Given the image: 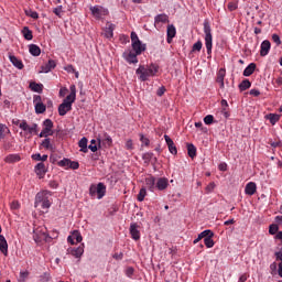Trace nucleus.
<instances>
[{
    "mask_svg": "<svg viewBox=\"0 0 282 282\" xmlns=\"http://www.w3.org/2000/svg\"><path fill=\"white\" fill-rule=\"evenodd\" d=\"M53 13L58 17V19L63 18V6H57L53 9Z\"/></svg>",
    "mask_w": 282,
    "mask_h": 282,
    "instance_id": "nucleus-47",
    "label": "nucleus"
},
{
    "mask_svg": "<svg viewBox=\"0 0 282 282\" xmlns=\"http://www.w3.org/2000/svg\"><path fill=\"white\" fill-rule=\"evenodd\" d=\"M204 34L207 54L210 56V54H213V29H210V23L208 21L204 22Z\"/></svg>",
    "mask_w": 282,
    "mask_h": 282,
    "instance_id": "nucleus-3",
    "label": "nucleus"
},
{
    "mask_svg": "<svg viewBox=\"0 0 282 282\" xmlns=\"http://www.w3.org/2000/svg\"><path fill=\"white\" fill-rule=\"evenodd\" d=\"M31 91H35L36 94H43V84H37L35 82L30 83Z\"/></svg>",
    "mask_w": 282,
    "mask_h": 282,
    "instance_id": "nucleus-28",
    "label": "nucleus"
},
{
    "mask_svg": "<svg viewBox=\"0 0 282 282\" xmlns=\"http://www.w3.org/2000/svg\"><path fill=\"white\" fill-rule=\"evenodd\" d=\"M47 237V234H45V230L43 228H37L34 230L33 239L35 243H40V241H43Z\"/></svg>",
    "mask_w": 282,
    "mask_h": 282,
    "instance_id": "nucleus-10",
    "label": "nucleus"
},
{
    "mask_svg": "<svg viewBox=\"0 0 282 282\" xmlns=\"http://www.w3.org/2000/svg\"><path fill=\"white\" fill-rule=\"evenodd\" d=\"M224 78H226V69L220 68L217 73L216 83H218L220 89H224Z\"/></svg>",
    "mask_w": 282,
    "mask_h": 282,
    "instance_id": "nucleus-15",
    "label": "nucleus"
},
{
    "mask_svg": "<svg viewBox=\"0 0 282 282\" xmlns=\"http://www.w3.org/2000/svg\"><path fill=\"white\" fill-rule=\"evenodd\" d=\"M28 276H30V272L29 271H21L20 272L21 281H25V279H28Z\"/></svg>",
    "mask_w": 282,
    "mask_h": 282,
    "instance_id": "nucleus-61",
    "label": "nucleus"
},
{
    "mask_svg": "<svg viewBox=\"0 0 282 282\" xmlns=\"http://www.w3.org/2000/svg\"><path fill=\"white\" fill-rule=\"evenodd\" d=\"M52 280V276L50 275V273L44 272L41 276H40V281L41 282H50Z\"/></svg>",
    "mask_w": 282,
    "mask_h": 282,
    "instance_id": "nucleus-51",
    "label": "nucleus"
},
{
    "mask_svg": "<svg viewBox=\"0 0 282 282\" xmlns=\"http://www.w3.org/2000/svg\"><path fill=\"white\" fill-rule=\"evenodd\" d=\"M144 197H147V187H142L137 196L138 202H144Z\"/></svg>",
    "mask_w": 282,
    "mask_h": 282,
    "instance_id": "nucleus-42",
    "label": "nucleus"
},
{
    "mask_svg": "<svg viewBox=\"0 0 282 282\" xmlns=\"http://www.w3.org/2000/svg\"><path fill=\"white\" fill-rule=\"evenodd\" d=\"M9 59H10V63H12V65L17 67V69H23L24 67L23 62L19 59L17 56L9 55Z\"/></svg>",
    "mask_w": 282,
    "mask_h": 282,
    "instance_id": "nucleus-21",
    "label": "nucleus"
},
{
    "mask_svg": "<svg viewBox=\"0 0 282 282\" xmlns=\"http://www.w3.org/2000/svg\"><path fill=\"white\" fill-rule=\"evenodd\" d=\"M0 252L8 257V240H6L4 236H0Z\"/></svg>",
    "mask_w": 282,
    "mask_h": 282,
    "instance_id": "nucleus-23",
    "label": "nucleus"
},
{
    "mask_svg": "<svg viewBox=\"0 0 282 282\" xmlns=\"http://www.w3.org/2000/svg\"><path fill=\"white\" fill-rule=\"evenodd\" d=\"M126 149L128 151H132L133 149V140L129 139L127 142H126Z\"/></svg>",
    "mask_w": 282,
    "mask_h": 282,
    "instance_id": "nucleus-63",
    "label": "nucleus"
},
{
    "mask_svg": "<svg viewBox=\"0 0 282 282\" xmlns=\"http://www.w3.org/2000/svg\"><path fill=\"white\" fill-rule=\"evenodd\" d=\"M210 235V237H215V232H213V230L210 229H206L203 232H200L198 235V237L194 240V243H199V241H202V239H206L208 236Z\"/></svg>",
    "mask_w": 282,
    "mask_h": 282,
    "instance_id": "nucleus-17",
    "label": "nucleus"
},
{
    "mask_svg": "<svg viewBox=\"0 0 282 282\" xmlns=\"http://www.w3.org/2000/svg\"><path fill=\"white\" fill-rule=\"evenodd\" d=\"M269 232L270 235H276L279 232V225H270Z\"/></svg>",
    "mask_w": 282,
    "mask_h": 282,
    "instance_id": "nucleus-53",
    "label": "nucleus"
},
{
    "mask_svg": "<svg viewBox=\"0 0 282 282\" xmlns=\"http://www.w3.org/2000/svg\"><path fill=\"white\" fill-rule=\"evenodd\" d=\"M70 236L76 240L77 243H80L83 241V236L78 230H74Z\"/></svg>",
    "mask_w": 282,
    "mask_h": 282,
    "instance_id": "nucleus-43",
    "label": "nucleus"
},
{
    "mask_svg": "<svg viewBox=\"0 0 282 282\" xmlns=\"http://www.w3.org/2000/svg\"><path fill=\"white\" fill-rule=\"evenodd\" d=\"M74 102H76V85L70 86V94L58 106L59 116H67L68 111H72Z\"/></svg>",
    "mask_w": 282,
    "mask_h": 282,
    "instance_id": "nucleus-1",
    "label": "nucleus"
},
{
    "mask_svg": "<svg viewBox=\"0 0 282 282\" xmlns=\"http://www.w3.org/2000/svg\"><path fill=\"white\" fill-rule=\"evenodd\" d=\"M169 188V180L164 177H160L156 181V189L158 191H166Z\"/></svg>",
    "mask_w": 282,
    "mask_h": 282,
    "instance_id": "nucleus-16",
    "label": "nucleus"
},
{
    "mask_svg": "<svg viewBox=\"0 0 282 282\" xmlns=\"http://www.w3.org/2000/svg\"><path fill=\"white\" fill-rule=\"evenodd\" d=\"M90 12L93 14V17H96V19H100V17H102V11L100 10L99 7H90Z\"/></svg>",
    "mask_w": 282,
    "mask_h": 282,
    "instance_id": "nucleus-38",
    "label": "nucleus"
},
{
    "mask_svg": "<svg viewBox=\"0 0 282 282\" xmlns=\"http://www.w3.org/2000/svg\"><path fill=\"white\" fill-rule=\"evenodd\" d=\"M176 34H177V31L175 30V25L173 24L167 25V43H171V41L175 39Z\"/></svg>",
    "mask_w": 282,
    "mask_h": 282,
    "instance_id": "nucleus-25",
    "label": "nucleus"
},
{
    "mask_svg": "<svg viewBox=\"0 0 282 282\" xmlns=\"http://www.w3.org/2000/svg\"><path fill=\"white\" fill-rule=\"evenodd\" d=\"M55 68L56 62L54 59H50L45 65L41 66L40 74H50V70Z\"/></svg>",
    "mask_w": 282,
    "mask_h": 282,
    "instance_id": "nucleus-11",
    "label": "nucleus"
},
{
    "mask_svg": "<svg viewBox=\"0 0 282 282\" xmlns=\"http://www.w3.org/2000/svg\"><path fill=\"white\" fill-rule=\"evenodd\" d=\"M35 113H43L44 111L47 110V106L45 104H35Z\"/></svg>",
    "mask_w": 282,
    "mask_h": 282,
    "instance_id": "nucleus-40",
    "label": "nucleus"
},
{
    "mask_svg": "<svg viewBox=\"0 0 282 282\" xmlns=\"http://www.w3.org/2000/svg\"><path fill=\"white\" fill-rule=\"evenodd\" d=\"M158 70H159V67L155 64H151L148 67H145L144 65H140L137 68L135 74L137 76H139V80H141V83H147L149 78L158 74Z\"/></svg>",
    "mask_w": 282,
    "mask_h": 282,
    "instance_id": "nucleus-2",
    "label": "nucleus"
},
{
    "mask_svg": "<svg viewBox=\"0 0 282 282\" xmlns=\"http://www.w3.org/2000/svg\"><path fill=\"white\" fill-rule=\"evenodd\" d=\"M164 140L167 144V149L172 155H177V147H175V142H173V139L169 137V134H164Z\"/></svg>",
    "mask_w": 282,
    "mask_h": 282,
    "instance_id": "nucleus-9",
    "label": "nucleus"
},
{
    "mask_svg": "<svg viewBox=\"0 0 282 282\" xmlns=\"http://www.w3.org/2000/svg\"><path fill=\"white\" fill-rule=\"evenodd\" d=\"M130 235L134 241H138L140 239V230H138V224H131L130 225Z\"/></svg>",
    "mask_w": 282,
    "mask_h": 282,
    "instance_id": "nucleus-18",
    "label": "nucleus"
},
{
    "mask_svg": "<svg viewBox=\"0 0 282 282\" xmlns=\"http://www.w3.org/2000/svg\"><path fill=\"white\" fill-rule=\"evenodd\" d=\"M41 147H43V149H46L48 151H54V145L52 144V141L50 140V138H46L42 141Z\"/></svg>",
    "mask_w": 282,
    "mask_h": 282,
    "instance_id": "nucleus-34",
    "label": "nucleus"
},
{
    "mask_svg": "<svg viewBox=\"0 0 282 282\" xmlns=\"http://www.w3.org/2000/svg\"><path fill=\"white\" fill-rule=\"evenodd\" d=\"M187 155L194 160L197 156V148L193 143H187Z\"/></svg>",
    "mask_w": 282,
    "mask_h": 282,
    "instance_id": "nucleus-27",
    "label": "nucleus"
},
{
    "mask_svg": "<svg viewBox=\"0 0 282 282\" xmlns=\"http://www.w3.org/2000/svg\"><path fill=\"white\" fill-rule=\"evenodd\" d=\"M138 56H140V54H137L135 51H131V50H128L122 54V57L124 58L126 62L129 63V65H137Z\"/></svg>",
    "mask_w": 282,
    "mask_h": 282,
    "instance_id": "nucleus-6",
    "label": "nucleus"
},
{
    "mask_svg": "<svg viewBox=\"0 0 282 282\" xmlns=\"http://www.w3.org/2000/svg\"><path fill=\"white\" fill-rule=\"evenodd\" d=\"M19 127L22 129V131H28L30 129V126L28 124V121L22 120L19 124Z\"/></svg>",
    "mask_w": 282,
    "mask_h": 282,
    "instance_id": "nucleus-56",
    "label": "nucleus"
},
{
    "mask_svg": "<svg viewBox=\"0 0 282 282\" xmlns=\"http://www.w3.org/2000/svg\"><path fill=\"white\" fill-rule=\"evenodd\" d=\"M35 173L40 177H43L45 175V173H47V170L45 169V163H43V162L37 163L35 165Z\"/></svg>",
    "mask_w": 282,
    "mask_h": 282,
    "instance_id": "nucleus-20",
    "label": "nucleus"
},
{
    "mask_svg": "<svg viewBox=\"0 0 282 282\" xmlns=\"http://www.w3.org/2000/svg\"><path fill=\"white\" fill-rule=\"evenodd\" d=\"M214 120H215V117H213V115H207V116L204 118L205 124H213Z\"/></svg>",
    "mask_w": 282,
    "mask_h": 282,
    "instance_id": "nucleus-55",
    "label": "nucleus"
},
{
    "mask_svg": "<svg viewBox=\"0 0 282 282\" xmlns=\"http://www.w3.org/2000/svg\"><path fill=\"white\" fill-rule=\"evenodd\" d=\"M68 254H72L76 259H80L83 254L85 253V243H82L77 248H69L67 249Z\"/></svg>",
    "mask_w": 282,
    "mask_h": 282,
    "instance_id": "nucleus-7",
    "label": "nucleus"
},
{
    "mask_svg": "<svg viewBox=\"0 0 282 282\" xmlns=\"http://www.w3.org/2000/svg\"><path fill=\"white\" fill-rule=\"evenodd\" d=\"M78 147L82 151V153H87L88 149H87V138H82L78 142Z\"/></svg>",
    "mask_w": 282,
    "mask_h": 282,
    "instance_id": "nucleus-36",
    "label": "nucleus"
},
{
    "mask_svg": "<svg viewBox=\"0 0 282 282\" xmlns=\"http://www.w3.org/2000/svg\"><path fill=\"white\" fill-rule=\"evenodd\" d=\"M265 120H269V122L274 126L279 122V120H281V115H278V113H269V115H265Z\"/></svg>",
    "mask_w": 282,
    "mask_h": 282,
    "instance_id": "nucleus-26",
    "label": "nucleus"
},
{
    "mask_svg": "<svg viewBox=\"0 0 282 282\" xmlns=\"http://www.w3.org/2000/svg\"><path fill=\"white\" fill-rule=\"evenodd\" d=\"M145 188H148V191H151V193L155 192L156 181L154 176H149L145 178Z\"/></svg>",
    "mask_w": 282,
    "mask_h": 282,
    "instance_id": "nucleus-13",
    "label": "nucleus"
},
{
    "mask_svg": "<svg viewBox=\"0 0 282 282\" xmlns=\"http://www.w3.org/2000/svg\"><path fill=\"white\" fill-rule=\"evenodd\" d=\"M33 104H34V105H41V104H43V99L41 98V95H35V96L33 97Z\"/></svg>",
    "mask_w": 282,
    "mask_h": 282,
    "instance_id": "nucleus-59",
    "label": "nucleus"
},
{
    "mask_svg": "<svg viewBox=\"0 0 282 282\" xmlns=\"http://www.w3.org/2000/svg\"><path fill=\"white\" fill-rule=\"evenodd\" d=\"M237 8H238L237 2H229V3H228V10H229L230 12H235V10H237Z\"/></svg>",
    "mask_w": 282,
    "mask_h": 282,
    "instance_id": "nucleus-60",
    "label": "nucleus"
},
{
    "mask_svg": "<svg viewBox=\"0 0 282 282\" xmlns=\"http://www.w3.org/2000/svg\"><path fill=\"white\" fill-rule=\"evenodd\" d=\"M97 140L98 147H100L101 144H105V147H111V144H113V139H111V135H109L108 133H104V138H98Z\"/></svg>",
    "mask_w": 282,
    "mask_h": 282,
    "instance_id": "nucleus-14",
    "label": "nucleus"
},
{
    "mask_svg": "<svg viewBox=\"0 0 282 282\" xmlns=\"http://www.w3.org/2000/svg\"><path fill=\"white\" fill-rule=\"evenodd\" d=\"M246 195H254L257 193V183L250 182L245 187Z\"/></svg>",
    "mask_w": 282,
    "mask_h": 282,
    "instance_id": "nucleus-22",
    "label": "nucleus"
},
{
    "mask_svg": "<svg viewBox=\"0 0 282 282\" xmlns=\"http://www.w3.org/2000/svg\"><path fill=\"white\" fill-rule=\"evenodd\" d=\"M213 237L214 236H210V234H209V235H207L206 238H204V243H205L206 248H213V246H215V240H213Z\"/></svg>",
    "mask_w": 282,
    "mask_h": 282,
    "instance_id": "nucleus-39",
    "label": "nucleus"
},
{
    "mask_svg": "<svg viewBox=\"0 0 282 282\" xmlns=\"http://www.w3.org/2000/svg\"><path fill=\"white\" fill-rule=\"evenodd\" d=\"M140 142H142V147H149L151 144V140L147 138L144 134L140 133Z\"/></svg>",
    "mask_w": 282,
    "mask_h": 282,
    "instance_id": "nucleus-44",
    "label": "nucleus"
},
{
    "mask_svg": "<svg viewBox=\"0 0 282 282\" xmlns=\"http://www.w3.org/2000/svg\"><path fill=\"white\" fill-rule=\"evenodd\" d=\"M131 39V45H132V52L139 54H142V52H147V44H143L142 41H140V37H138V33L131 32L130 35Z\"/></svg>",
    "mask_w": 282,
    "mask_h": 282,
    "instance_id": "nucleus-4",
    "label": "nucleus"
},
{
    "mask_svg": "<svg viewBox=\"0 0 282 282\" xmlns=\"http://www.w3.org/2000/svg\"><path fill=\"white\" fill-rule=\"evenodd\" d=\"M203 43L202 41H197L193 47H192V52H202V47H203Z\"/></svg>",
    "mask_w": 282,
    "mask_h": 282,
    "instance_id": "nucleus-50",
    "label": "nucleus"
},
{
    "mask_svg": "<svg viewBox=\"0 0 282 282\" xmlns=\"http://www.w3.org/2000/svg\"><path fill=\"white\" fill-rule=\"evenodd\" d=\"M22 35L25 39V41H32L34 39V35L32 34V30H30L29 26H24L22 29Z\"/></svg>",
    "mask_w": 282,
    "mask_h": 282,
    "instance_id": "nucleus-30",
    "label": "nucleus"
},
{
    "mask_svg": "<svg viewBox=\"0 0 282 282\" xmlns=\"http://www.w3.org/2000/svg\"><path fill=\"white\" fill-rule=\"evenodd\" d=\"M106 193H107V186L105 185V183H98L97 185L91 184L89 187L90 197H97V199H102Z\"/></svg>",
    "mask_w": 282,
    "mask_h": 282,
    "instance_id": "nucleus-5",
    "label": "nucleus"
},
{
    "mask_svg": "<svg viewBox=\"0 0 282 282\" xmlns=\"http://www.w3.org/2000/svg\"><path fill=\"white\" fill-rule=\"evenodd\" d=\"M43 127L44 129H50L52 131V129H54V121H52L51 119H45L43 121Z\"/></svg>",
    "mask_w": 282,
    "mask_h": 282,
    "instance_id": "nucleus-46",
    "label": "nucleus"
},
{
    "mask_svg": "<svg viewBox=\"0 0 282 282\" xmlns=\"http://www.w3.org/2000/svg\"><path fill=\"white\" fill-rule=\"evenodd\" d=\"M70 160L69 159H63L59 162H57V165L62 166V169H69Z\"/></svg>",
    "mask_w": 282,
    "mask_h": 282,
    "instance_id": "nucleus-45",
    "label": "nucleus"
},
{
    "mask_svg": "<svg viewBox=\"0 0 282 282\" xmlns=\"http://www.w3.org/2000/svg\"><path fill=\"white\" fill-rule=\"evenodd\" d=\"M154 23H169V15L165 13L158 14L154 18Z\"/></svg>",
    "mask_w": 282,
    "mask_h": 282,
    "instance_id": "nucleus-32",
    "label": "nucleus"
},
{
    "mask_svg": "<svg viewBox=\"0 0 282 282\" xmlns=\"http://www.w3.org/2000/svg\"><path fill=\"white\" fill-rule=\"evenodd\" d=\"M50 135H54V130H50L47 128H43V130L40 133V138H47Z\"/></svg>",
    "mask_w": 282,
    "mask_h": 282,
    "instance_id": "nucleus-41",
    "label": "nucleus"
},
{
    "mask_svg": "<svg viewBox=\"0 0 282 282\" xmlns=\"http://www.w3.org/2000/svg\"><path fill=\"white\" fill-rule=\"evenodd\" d=\"M80 167V164L77 161H70L68 169H72L73 171H76Z\"/></svg>",
    "mask_w": 282,
    "mask_h": 282,
    "instance_id": "nucleus-54",
    "label": "nucleus"
},
{
    "mask_svg": "<svg viewBox=\"0 0 282 282\" xmlns=\"http://www.w3.org/2000/svg\"><path fill=\"white\" fill-rule=\"evenodd\" d=\"M113 30H116V25H113L111 23H107L105 32H104V36L106 39H112L113 37Z\"/></svg>",
    "mask_w": 282,
    "mask_h": 282,
    "instance_id": "nucleus-19",
    "label": "nucleus"
},
{
    "mask_svg": "<svg viewBox=\"0 0 282 282\" xmlns=\"http://www.w3.org/2000/svg\"><path fill=\"white\" fill-rule=\"evenodd\" d=\"M40 204H41L42 208H44V209H47V208H50V206H52V203L50 202L48 198H46L45 200H42V203H40Z\"/></svg>",
    "mask_w": 282,
    "mask_h": 282,
    "instance_id": "nucleus-57",
    "label": "nucleus"
},
{
    "mask_svg": "<svg viewBox=\"0 0 282 282\" xmlns=\"http://www.w3.org/2000/svg\"><path fill=\"white\" fill-rule=\"evenodd\" d=\"M6 162L9 164H14V162H21V156L19 154H10L6 158Z\"/></svg>",
    "mask_w": 282,
    "mask_h": 282,
    "instance_id": "nucleus-33",
    "label": "nucleus"
},
{
    "mask_svg": "<svg viewBox=\"0 0 282 282\" xmlns=\"http://www.w3.org/2000/svg\"><path fill=\"white\" fill-rule=\"evenodd\" d=\"M24 12H25V15L30 17L31 19H39V12L36 11L29 9V10H25Z\"/></svg>",
    "mask_w": 282,
    "mask_h": 282,
    "instance_id": "nucleus-48",
    "label": "nucleus"
},
{
    "mask_svg": "<svg viewBox=\"0 0 282 282\" xmlns=\"http://www.w3.org/2000/svg\"><path fill=\"white\" fill-rule=\"evenodd\" d=\"M238 87L240 91H246V89H250V87H252V83H250L248 79H245L239 84Z\"/></svg>",
    "mask_w": 282,
    "mask_h": 282,
    "instance_id": "nucleus-37",
    "label": "nucleus"
},
{
    "mask_svg": "<svg viewBox=\"0 0 282 282\" xmlns=\"http://www.w3.org/2000/svg\"><path fill=\"white\" fill-rule=\"evenodd\" d=\"M270 47H272L270 41L264 40L260 46V56H268L270 54Z\"/></svg>",
    "mask_w": 282,
    "mask_h": 282,
    "instance_id": "nucleus-12",
    "label": "nucleus"
},
{
    "mask_svg": "<svg viewBox=\"0 0 282 282\" xmlns=\"http://www.w3.org/2000/svg\"><path fill=\"white\" fill-rule=\"evenodd\" d=\"M47 199V192H40L35 196V208H39V205L42 202H45Z\"/></svg>",
    "mask_w": 282,
    "mask_h": 282,
    "instance_id": "nucleus-24",
    "label": "nucleus"
},
{
    "mask_svg": "<svg viewBox=\"0 0 282 282\" xmlns=\"http://www.w3.org/2000/svg\"><path fill=\"white\" fill-rule=\"evenodd\" d=\"M6 131H10L6 124L0 123V142L6 138Z\"/></svg>",
    "mask_w": 282,
    "mask_h": 282,
    "instance_id": "nucleus-49",
    "label": "nucleus"
},
{
    "mask_svg": "<svg viewBox=\"0 0 282 282\" xmlns=\"http://www.w3.org/2000/svg\"><path fill=\"white\" fill-rule=\"evenodd\" d=\"M29 52L32 56H41V47L36 44H30Z\"/></svg>",
    "mask_w": 282,
    "mask_h": 282,
    "instance_id": "nucleus-29",
    "label": "nucleus"
},
{
    "mask_svg": "<svg viewBox=\"0 0 282 282\" xmlns=\"http://www.w3.org/2000/svg\"><path fill=\"white\" fill-rule=\"evenodd\" d=\"M272 41L273 43H275V45H281V37L279 36V34L274 33L272 35Z\"/></svg>",
    "mask_w": 282,
    "mask_h": 282,
    "instance_id": "nucleus-58",
    "label": "nucleus"
},
{
    "mask_svg": "<svg viewBox=\"0 0 282 282\" xmlns=\"http://www.w3.org/2000/svg\"><path fill=\"white\" fill-rule=\"evenodd\" d=\"M31 158L35 162H47V154L41 155V153H35V154H32Z\"/></svg>",
    "mask_w": 282,
    "mask_h": 282,
    "instance_id": "nucleus-35",
    "label": "nucleus"
},
{
    "mask_svg": "<svg viewBox=\"0 0 282 282\" xmlns=\"http://www.w3.org/2000/svg\"><path fill=\"white\" fill-rule=\"evenodd\" d=\"M166 93V88L164 86L160 87L158 90H156V95L158 96H164V94Z\"/></svg>",
    "mask_w": 282,
    "mask_h": 282,
    "instance_id": "nucleus-64",
    "label": "nucleus"
},
{
    "mask_svg": "<svg viewBox=\"0 0 282 282\" xmlns=\"http://www.w3.org/2000/svg\"><path fill=\"white\" fill-rule=\"evenodd\" d=\"M254 69H257V64H249L243 70V76H252L254 74Z\"/></svg>",
    "mask_w": 282,
    "mask_h": 282,
    "instance_id": "nucleus-31",
    "label": "nucleus"
},
{
    "mask_svg": "<svg viewBox=\"0 0 282 282\" xmlns=\"http://www.w3.org/2000/svg\"><path fill=\"white\" fill-rule=\"evenodd\" d=\"M88 149H90V151L93 152V153H96V151H98V145H96V140H91L90 141V144L88 145Z\"/></svg>",
    "mask_w": 282,
    "mask_h": 282,
    "instance_id": "nucleus-52",
    "label": "nucleus"
},
{
    "mask_svg": "<svg viewBox=\"0 0 282 282\" xmlns=\"http://www.w3.org/2000/svg\"><path fill=\"white\" fill-rule=\"evenodd\" d=\"M142 160L147 165L151 164L152 166H155V164L158 163V158H155V154H153V152L143 153Z\"/></svg>",
    "mask_w": 282,
    "mask_h": 282,
    "instance_id": "nucleus-8",
    "label": "nucleus"
},
{
    "mask_svg": "<svg viewBox=\"0 0 282 282\" xmlns=\"http://www.w3.org/2000/svg\"><path fill=\"white\" fill-rule=\"evenodd\" d=\"M36 129H39V124L33 123L31 127L29 126V133H36Z\"/></svg>",
    "mask_w": 282,
    "mask_h": 282,
    "instance_id": "nucleus-62",
    "label": "nucleus"
}]
</instances>
